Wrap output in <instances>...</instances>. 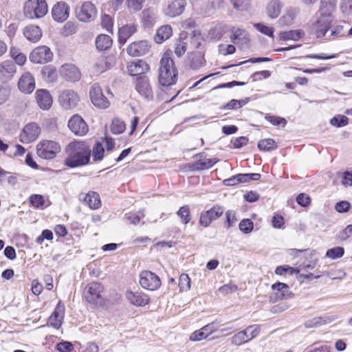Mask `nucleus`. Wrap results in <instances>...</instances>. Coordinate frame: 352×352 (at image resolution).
Here are the masks:
<instances>
[{"instance_id":"nucleus-35","label":"nucleus","mask_w":352,"mask_h":352,"mask_svg":"<svg viewBox=\"0 0 352 352\" xmlns=\"http://www.w3.org/2000/svg\"><path fill=\"white\" fill-rule=\"evenodd\" d=\"M219 160L217 158L206 159L204 161L199 160L194 163L190 164L189 167L192 170L201 171L211 168Z\"/></svg>"},{"instance_id":"nucleus-21","label":"nucleus","mask_w":352,"mask_h":352,"mask_svg":"<svg viewBox=\"0 0 352 352\" xmlns=\"http://www.w3.org/2000/svg\"><path fill=\"white\" fill-rule=\"evenodd\" d=\"M59 100L61 105L65 109L75 107L78 101V94L73 90H65L59 96Z\"/></svg>"},{"instance_id":"nucleus-9","label":"nucleus","mask_w":352,"mask_h":352,"mask_svg":"<svg viewBox=\"0 0 352 352\" xmlns=\"http://www.w3.org/2000/svg\"><path fill=\"white\" fill-rule=\"evenodd\" d=\"M76 17L82 22H90L97 16V10L90 1L84 2L80 7L76 9Z\"/></svg>"},{"instance_id":"nucleus-48","label":"nucleus","mask_w":352,"mask_h":352,"mask_svg":"<svg viewBox=\"0 0 352 352\" xmlns=\"http://www.w3.org/2000/svg\"><path fill=\"white\" fill-rule=\"evenodd\" d=\"M346 35V30L344 28L343 25H338L331 29L329 35H328L325 39L331 40V38H338L341 36H344Z\"/></svg>"},{"instance_id":"nucleus-36","label":"nucleus","mask_w":352,"mask_h":352,"mask_svg":"<svg viewBox=\"0 0 352 352\" xmlns=\"http://www.w3.org/2000/svg\"><path fill=\"white\" fill-rule=\"evenodd\" d=\"M23 34L28 40L36 42L41 38L42 32L39 27L32 25L25 28Z\"/></svg>"},{"instance_id":"nucleus-19","label":"nucleus","mask_w":352,"mask_h":352,"mask_svg":"<svg viewBox=\"0 0 352 352\" xmlns=\"http://www.w3.org/2000/svg\"><path fill=\"white\" fill-rule=\"evenodd\" d=\"M53 19L58 22L65 21L69 14V7L64 1L56 3L52 10Z\"/></svg>"},{"instance_id":"nucleus-30","label":"nucleus","mask_w":352,"mask_h":352,"mask_svg":"<svg viewBox=\"0 0 352 352\" xmlns=\"http://www.w3.org/2000/svg\"><path fill=\"white\" fill-rule=\"evenodd\" d=\"M80 199L91 209H98L101 206L100 196L96 192L90 191L86 195H80Z\"/></svg>"},{"instance_id":"nucleus-49","label":"nucleus","mask_w":352,"mask_h":352,"mask_svg":"<svg viewBox=\"0 0 352 352\" xmlns=\"http://www.w3.org/2000/svg\"><path fill=\"white\" fill-rule=\"evenodd\" d=\"M125 130V124L123 121L116 118L113 119L111 125V131L114 134H120Z\"/></svg>"},{"instance_id":"nucleus-1","label":"nucleus","mask_w":352,"mask_h":352,"mask_svg":"<svg viewBox=\"0 0 352 352\" xmlns=\"http://www.w3.org/2000/svg\"><path fill=\"white\" fill-rule=\"evenodd\" d=\"M68 156L64 164L70 168L82 166L89 164L91 149L85 142H73L69 144Z\"/></svg>"},{"instance_id":"nucleus-18","label":"nucleus","mask_w":352,"mask_h":352,"mask_svg":"<svg viewBox=\"0 0 352 352\" xmlns=\"http://www.w3.org/2000/svg\"><path fill=\"white\" fill-rule=\"evenodd\" d=\"M60 74L67 81L76 82L80 78V72L72 64H65L60 68Z\"/></svg>"},{"instance_id":"nucleus-55","label":"nucleus","mask_w":352,"mask_h":352,"mask_svg":"<svg viewBox=\"0 0 352 352\" xmlns=\"http://www.w3.org/2000/svg\"><path fill=\"white\" fill-rule=\"evenodd\" d=\"M299 272L298 269H295L288 265L278 266L275 270V274L277 275H283L287 273L289 274H293L294 273L298 274Z\"/></svg>"},{"instance_id":"nucleus-25","label":"nucleus","mask_w":352,"mask_h":352,"mask_svg":"<svg viewBox=\"0 0 352 352\" xmlns=\"http://www.w3.org/2000/svg\"><path fill=\"white\" fill-rule=\"evenodd\" d=\"M149 69V65L142 60L129 63L127 65V70L131 76H143Z\"/></svg>"},{"instance_id":"nucleus-57","label":"nucleus","mask_w":352,"mask_h":352,"mask_svg":"<svg viewBox=\"0 0 352 352\" xmlns=\"http://www.w3.org/2000/svg\"><path fill=\"white\" fill-rule=\"evenodd\" d=\"M30 202L34 208H41L45 204V199L42 195L36 194L30 196Z\"/></svg>"},{"instance_id":"nucleus-23","label":"nucleus","mask_w":352,"mask_h":352,"mask_svg":"<svg viewBox=\"0 0 352 352\" xmlns=\"http://www.w3.org/2000/svg\"><path fill=\"white\" fill-rule=\"evenodd\" d=\"M18 87L23 93H32L35 89V81L33 76L30 72H25L19 80Z\"/></svg>"},{"instance_id":"nucleus-58","label":"nucleus","mask_w":352,"mask_h":352,"mask_svg":"<svg viewBox=\"0 0 352 352\" xmlns=\"http://www.w3.org/2000/svg\"><path fill=\"white\" fill-rule=\"evenodd\" d=\"M179 287L181 291H187L190 288V279L186 274H182L179 279Z\"/></svg>"},{"instance_id":"nucleus-32","label":"nucleus","mask_w":352,"mask_h":352,"mask_svg":"<svg viewBox=\"0 0 352 352\" xmlns=\"http://www.w3.org/2000/svg\"><path fill=\"white\" fill-rule=\"evenodd\" d=\"M272 288L277 290L276 293V300L290 298L293 294L289 290V286L283 283L278 282L272 285Z\"/></svg>"},{"instance_id":"nucleus-33","label":"nucleus","mask_w":352,"mask_h":352,"mask_svg":"<svg viewBox=\"0 0 352 352\" xmlns=\"http://www.w3.org/2000/svg\"><path fill=\"white\" fill-rule=\"evenodd\" d=\"M299 12L297 8H289L286 10L285 14L282 16L278 23L280 26H289L293 24L294 20Z\"/></svg>"},{"instance_id":"nucleus-16","label":"nucleus","mask_w":352,"mask_h":352,"mask_svg":"<svg viewBox=\"0 0 352 352\" xmlns=\"http://www.w3.org/2000/svg\"><path fill=\"white\" fill-rule=\"evenodd\" d=\"M40 127L36 123H29L25 126L23 133L20 135L22 143H30L34 141L39 135Z\"/></svg>"},{"instance_id":"nucleus-5","label":"nucleus","mask_w":352,"mask_h":352,"mask_svg":"<svg viewBox=\"0 0 352 352\" xmlns=\"http://www.w3.org/2000/svg\"><path fill=\"white\" fill-rule=\"evenodd\" d=\"M103 286L98 282H92L87 285L84 289V296L89 303L101 305L103 302L102 293L103 292Z\"/></svg>"},{"instance_id":"nucleus-46","label":"nucleus","mask_w":352,"mask_h":352,"mask_svg":"<svg viewBox=\"0 0 352 352\" xmlns=\"http://www.w3.org/2000/svg\"><path fill=\"white\" fill-rule=\"evenodd\" d=\"M249 100V98H247L245 100L232 99L228 103L224 105L223 107V109L231 110L241 108L243 106L245 105L248 102Z\"/></svg>"},{"instance_id":"nucleus-56","label":"nucleus","mask_w":352,"mask_h":352,"mask_svg":"<svg viewBox=\"0 0 352 352\" xmlns=\"http://www.w3.org/2000/svg\"><path fill=\"white\" fill-rule=\"evenodd\" d=\"M239 227L241 232L248 234L252 231L254 223L252 220L244 219L240 222Z\"/></svg>"},{"instance_id":"nucleus-2","label":"nucleus","mask_w":352,"mask_h":352,"mask_svg":"<svg viewBox=\"0 0 352 352\" xmlns=\"http://www.w3.org/2000/svg\"><path fill=\"white\" fill-rule=\"evenodd\" d=\"M160 64L159 83L164 87L175 85L177 80L178 73L173 60L168 54H164Z\"/></svg>"},{"instance_id":"nucleus-8","label":"nucleus","mask_w":352,"mask_h":352,"mask_svg":"<svg viewBox=\"0 0 352 352\" xmlns=\"http://www.w3.org/2000/svg\"><path fill=\"white\" fill-rule=\"evenodd\" d=\"M89 96L93 104L99 109H107L110 105L109 101L104 96L101 87L97 83L91 85Z\"/></svg>"},{"instance_id":"nucleus-41","label":"nucleus","mask_w":352,"mask_h":352,"mask_svg":"<svg viewBox=\"0 0 352 352\" xmlns=\"http://www.w3.org/2000/svg\"><path fill=\"white\" fill-rule=\"evenodd\" d=\"M303 32L300 30H289L281 32L279 34V37L281 40H294L297 41L301 38Z\"/></svg>"},{"instance_id":"nucleus-50","label":"nucleus","mask_w":352,"mask_h":352,"mask_svg":"<svg viewBox=\"0 0 352 352\" xmlns=\"http://www.w3.org/2000/svg\"><path fill=\"white\" fill-rule=\"evenodd\" d=\"M344 253V250L342 247H336L328 250L326 252V256L331 259L341 258Z\"/></svg>"},{"instance_id":"nucleus-20","label":"nucleus","mask_w":352,"mask_h":352,"mask_svg":"<svg viewBox=\"0 0 352 352\" xmlns=\"http://www.w3.org/2000/svg\"><path fill=\"white\" fill-rule=\"evenodd\" d=\"M150 46L146 41H136L131 43L127 49V53L131 56H142L146 54Z\"/></svg>"},{"instance_id":"nucleus-34","label":"nucleus","mask_w":352,"mask_h":352,"mask_svg":"<svg viewBox=\"0 0 352 352\" xmlns=\"http://www.w3.org/2000/svg\"><path fill=\"white\" fill-rule=\"evenodd\" d=\"M283 8V3L280 0H272L270 1L266 8V12L269 17L271 19L277 18Z\"/></svg>"},{"instance_id":"nucleus-53","label":"nucleus","mask_w":352,"mask_h":352,"mask_svg":"<svg viewBox=\"0 0 352 352\" xmlns=\"http://www.w3.org/2000/svg\"><path fill=\"white\" fill-rule=\"evenodd\" d=\"M203 65V57L199 54L192 55L190 60V67L194 70L199 69Z\"/></svg>"},{"instance_id":"nucleus-11","label":"nucleus","mask_w":352,"mask_h":352,"mask_svg":"<svg viewBox=\"0 0 352 352\" xmlns=\"http://www.w3.org/2000/svg\"><path fill=\"white\" fill-rule=\"evenodd\" d=\"M223 212V207L218 205L214 206L210 210L201 213L199 223L201 226L207 228L213 221L220 217Z\"/></svg>"},{"instance_id":"nucleus-28","label":"nucleus","mask_w":352,"mask_h":352,"mask_svg":"<svg viewBox=\"0 0 352 352\" xmlns=\"http://www.w3.org/2000/svg\"><path fill=\"white\" fill-rule=\"evenodd\" d=\"M137 31V24L128 23L122 26L118 31V41L120 44H124L129 38H130Z\"/></svg>"},{"instance_id":"nucleus-14","label":"nucleus","mask_w":352,"mask_h":352,"mask_svg":"<svg viewBox=\"0 0 352 352\" xmlns=\"http://www.w3.org/2000/svg\"><path fill=\"white\" fill-rule=\"evenodd\" d=\"M221 324L218 320H214L201 329L194 331L190 336V340L192 341H200L204 338H206L212 332L217 330V327Z\"/></svg>"},{"instance_id":"nucleus-40","label":"nucleus","mask_w":352,"mask_h":352,"mask_svg":"<svg viewBox=\"0 0 352 352\" xmlns=\"http://www.w3.org/2000/svg\"><path fill=\"white\" fill-rule=\"evenodd\" d=\"M258 148L260 151H270L277 148L276 142L272 138L261 140L258 143Z\"/></svg>"},{"instance_id":"nucleus-29","label":"nucleus","mask_w":352,"mask_h":352,"mask_svg":"<svg viewBox=\"0 0 352 352\" xmlns=\"http://www.w3.org/2000/svg\"><path fill=\"white\" fill-rule=\"evenodd\" d=\"M335 9L336 0H320L319 16L333 20L332 14Z\"/></svg>"},{"instance_id":"nucleus-64","label":"nucleus","mask_w":352,"mask_h":352,"mask_svg":"<svg viewBox=\"0 0 352 352\" xmlns=\"http://www.w3.org/2000/svg\"><path fill=\"white\" fill-rule=\"evenodd\" d=\"M56 348L59 352H71L74 349V346L69 342L63 341L58 343Z\"/></svg>"},{"instance_id":"nucleus-6","label":"nucleus","mask_w":352,"mask_h":352,"mask_svg":"<svg viewBox=\"0 0 352 352\" xmlns=\"http://www.w3.org/2000/svg\"><path fill=\"white\" fill-rule=\"evenodd\" d=\"M139 276L140 285L145 289L154 291L157 289L161 285L160 277L151 271L144 270L140 272Z\"/></svg>"},{"instance_id":"nucleus-54","label":"nucleus","mask_w":352,"mask_h":352,"mask_svg":"<svg viewBox=\"0 0 352 352\" xmlns=\"http://www.w3.org/2000/svg\"><path fill=\"white\" fill-rule=\"evenodd\" d=\"M349 122V118L345 116L338 115L334 116L330 120L331 124L336 126L341 127L346 125Z\"/></svg>"},{"instance_id":"nucleus-12","label":"nucleus","mask_w":352,"mask_h":352,"mask_svg":"<svg viewBox=\"0 0 352 352\" xmlns=\"http://www.w3.org/2000/svg\"><path fill=\"white\" fill-rule=\"evenodd\" d=\"M187 5L186 0H169L163 10V13L169 18L180 16Z\"/></svg>"},{"instance_id":"nucleus-17","label":"nucleus","mask_w":352,"mask_h":352,"mask_svg":"<svg viewBox=\"0 0 352 352\" xmlns=\"http://www.w3.org/2000/svg\"><path fill=\"white\" fill-rule=\"evenodd\" d=\"M135 89L145 98L148 100L153 98V94L147 76H140L138 77Z\"/></svg>"},{"instance_id":"nucleus-13","label":"nucleus","mask_w":352,"mask_h":352,"mask_svg":"<svg viewBox=\"0 0 352 352\" xmlns=\"http://www.w3.org/2000/svg\"><path fill=\"white\" fill-rule=\"evenodd\" d=\"M232 35L230 36V41L232 43L241 47L248 46L250 43V36L246 30L244 29L232 27L230 29Z\"/></svg>"},{"instance_id":"nucleus-10","label":"nucleus","mask_w":352,"mask_h":352,"mask_svg":"<svg viewBox=\"0 0 352 352\" xmlns=\"http://www.w3.org/2000/svg\"><path fill=\"white\" fill-rule=\"evenodd\" d=\"M331 19L318 16L317 20L311 24V33L318 38H325L327 32L331 28Z\"/></svg>"},{"instance_id":"nucleus-7","label":"nucleus","mask_w":352,"mask_h":352,"mask_svg":"<svg viewBox=\"0 0 352 352\" xmlns=\"http://www.w3.org/2000/svg\"><path fill=\"white\" fill-rule=\"evenodd\" d=\"M53 53L50 47L42 45L34 48L30 54V60L37 64H44L52 60Z\"/></svg>"},{"instance_id":"nucleus-26","label":"nucleus","mask_w":352,"mask_h":352,"mask_svg":"<svg viewBox=\"0 0 352 352\" xmlns=\"http://www.w3.org/2000/svg\"><path fill=\"white\" fill-rule=\"evenodd\" d=\"M36 102L40 108L47 110L49 109L52 104V98L50 92L46 89H38L36 91Z\"/></svg>"},{"instance_id":"nucleus-37","label":"nucleus","mask_w":352,"mask_h":352,"mask_svg":"<svg viewBox=\"0 0 352 352\" xmlns=\"http://www.w3.org/2000/svg\"><path fill=\"white\" fill-rule=\"evenodd\" d=\"M172 28L170 25H164L157 29L154 40L157 43H162L172 35Z\"/></svg>"},{"instance_id":"nucleus-39","label":"nucleus","mask_w":352,"mask_h":352,"mask_svg":"<svg viewBox=\"0 0 352 352\" xmlns=\"http://www.w3.org/2000/svg\"><path fill=\"white\" fill-rule=\"evenodd\" d=\"M112 39L107 34H100L96 38V48L100 51H104L111 47Z\"/></svg>"},{"instance_id":"nucleus-51","label":"nucleus","mask_w":352,"mask_h":352,"mask_svg":"<svg viewBox=\"0 0 352 352\" xmlns=\"http://www.w3.org/2000/svg\"><path fill=\"white\" fill-rule=\"evenodd\" d=\"M101 25L108 32H113V21L109 14H103L101 17Z\"/></svg>"},{"instance_id":"nucleus-38","label":"nucleus","mask_w":352,"mask_h":352,"mask_svg":"<svg viewBox=\"0 0 352 352\" xmlns=\"http://www.w3.org/2000/svg\"><path fill=\"white\" fill-rule=\"evenodd\" d=\"M253 327L249 326L245 330L236 333L232 338L231 342L234 345L239 346L250 341L248 332Z\"/></svg>"},{"instance_id":"nucleus-4","label":"nucleus","mask_w":352,"mask_h":352,"mask_svg":"<svg viewBox=\"0 0 352 352\" xmlns=\"http://www.w3.org/2000/svg\"><path fill=\"white\" fill-rule=\"evenodd\" d=\"M60 151V145L52 140H44L36 146L38 156L45 160L54 159Z\"/></svg>"},{"instance_id":"nucleus-61","label":"nucleus","mask_w":352,"mask_h":352,"mask_svg":"<svg viewBox=\"0 0 352 352\" xmlns=\"http://www.w3.org/2000/svg\"><path fill=\"white\" fill-rule=\"evenodd\" d=\"M11 94V89L8 86L0 85V105L4 104Z\"/></svg>"},{"instance_id":"nucleus-22","label":"nucleus","mask_w":352,"mask_h":352,"mask_svg":"<svg viewBox=\"0 0 352 352\" xmlns=\"http://www.w3.org/2000/svg\"><path fill=\"white\" fill-rule=\"evenodd\" d=\"M65 314V306L59 302L48 319V324L58 329L60 327Z\"/></svg>"},{"instance_id":"nucleus-24","label":"nucleus","mask_w":352,"mask_h":352,"mask_svg":"<svg viewBox=\"0 0 352 352\" xmlns=\"http://www.w3.org/2000/svg\"><path fill=\"white\" fill-rule=\"evenodd\" d=\"M15 72L16 67L12 60H6L0 63V77L2 82L10 80Z\"/></svg>"},{"instance_id":"nucleus-52","label":"nucleus","mask_w":352,"mask_h":352,"mask_svg":"<svg viewBox=\"0 0 352 352\" xmlns=\"http://www.w3.org/2000/svg\"><path fill=\"white\" fill-rule=\"evenodd\" d=\"M42 73L43 77L49 82H53L56 80V69L52 66H47L43 69Z\"/></svg>"},{"instance_id":"nucleus-27","label":"nucleus","mask_w":352,"mask_h":352,"mask_svg":"<svg viewBox=\"0 0 352 352\" xmlns=\"http://www.w3.org/2000/svg\"><path fill=\"white\" fill-rule=\"evenodd\" d=\"M157 21V11L152 8L145 9L141 14V22L144 28H150Z\"/></svg>"},{"instance_id":"nucleus-15","label":"nucleus","mask_w":352,"mask_h":352,"mask_svg":"<svg viewBox=\"0 0 352 352\" xmlns=\"http://www.w3.org/2000/svg\"><path fill=\"white\" fill-rule=\"evenodd\" d=\"M69 129L77 135H84L88 132V126L78 115L73 116L68 122Z\"/></svg>"},{"instance_id":"nucleus-47","label":"nucleus","mask_w":352,"mask_h":352,"mask_svg":"<svg viewBox=\"0 0 352 352\" xmlns=\"http://www.w3.org/2000/svg\"><path fill=\"white\" fill-rule=\"evenodd\" d=\"M144 2V0H126L127 8L130 12L135 13L142 8Z\"/></svg>"},{"instance_id":"nucleus-31","label":"nucleus","mask_w":352,"mask_h":352,"mask_svg":"<svg viewBox=\"0 0 352 352\" xmlns=\"http://www.w3.org/2000/svg\"><path fill=\"white\" fill-rule=\"evenodd\" d=\"M126 296L130 302L136 306H144L149 302L148 296L142 292H129Z\"/></svg>"},{"instance_id":"nucleus-60","label":"nucleus","mask_w":352,"mask_h":352,"mask_svg":"<svg viewBox=\"0 0 352 352\" xmlns=\"http://www.w3.org/2000/svg\"><path fill=\"white\" fill-rule=\"evenodd\" d=\"M254 26L256 28L257 30L263 33V34H265L270 37L274 36V29L272 27H269L267 25H265L263 23H255Z\"/></svg>"},{"instance_id":"nucleus-44","label":"nucleus","mask_w":352,"mask_h":352,"mask_svg":"<svg viewBox=\"0 0 352 352\" xmlns=\"http://www.w3.org/2000/svg\"><path fill=\"white\" fill-rule=\"evenodd\" d=\"M177 214L181 219L182 223L187 224L190 221V208L188 205L182 206L177 212Z\"/></svg>"},{"instance_id":"nucleus-63","label":"nucleus","mask_w":352,"mask_h":352,"mask_svg":"<svg viewBox=\"0 0 352 352\" xmlns=\"http://www.w3.org/2000/svg\"><path fill=\"white\" fill-rule=\"evenodd\" d=\"M25 148L20 144H16L13 146V148H10L9 150V155L12 157L16 156H22L25 154Z\"/></svg>"},{"instance_id":"nucleus-42","label":"nucleus","mask_w":352,"mask_h":352,"mask_svg":"<svg viewBox=\"0 0 352 352\" xmlns=\"http://www.w3.org/2000/svg\"><path fill=\"white\" fill-rule=\"evenodd\" d=\"M331 322V320L329 318H323L322 317H316L309 320L305 322V326L306 328H315L320 327L322 324H328Z\"/></svg>"},{"instance_id":"nucleus-3","label":"nucleus","mask_w":352,"mask_h":352,"mask_svg":"<svg viewBox=\"0 0 352 352\" xmlns=\"http://www.w3.org/2000/svg\"><path fill=\"white\" fill-rule=\"evenodd\" d=\"M24 14L30 19L41 18L47 13L45 0H28L24 4Z\"/></svg>"},{"instance_id":"nucleus-45","label":"nucleus","mask_w":352,"mask_h":352,"mask_svg":"<svg viewBox=\"0 0 352 352\" xmlns=\"http://www.w3.org/2000/svg\"><path fill=\"white\" fill-rule=\"evenodd\" d=\"M93 160L94 162L100 161L102 160L104 153V148L102 144V143L97 142L93 148Z\"/></svg>"},{"instance_id":"nucleus-62","label":"nucleus","mask_w":352,"mask_h":352,"mask_svg":"<svg viewBox=\"0 0 352 352\" xmlns=\"http://www.w3.org/2000/svg\"><path fill=\"white\" fill-rule=\"evenodd\" d=\"M78 25L74 23L68 21L65 23L63 28V34L65 36H68L75 34L77 32Z\"/></svg>"},{"instance_id":"nucleus-43","label":"nucleus","mask_w":352,"mask_h":352,"mask_svg":"<svg viewBox=\"0 0 352 352\" xmlns=\"http://www.w3.org/2000/svg\"><path fill=\"white\" fill-rule=\"evenodd\" d=\"M109 68V67L106 57L104 56H100L98 57L94 65V69H95V72L98 74L105 72Z\"/></svg>"},{"instance_id":"nucleus-59","label":"nucleus","mask_w":352,"mask_h":352,"mask_svg":"<svg viewBox=\"0 0 352 352\" xmlns=\"http://www.w3.org/2000/svg\"><path fill=\"white\" fill-rule=\"evenodd\" d=\"M241 183L249 182L252 180L258 181L261 179V175L259 173H239Z\"/></svg>"}]
</instances>
